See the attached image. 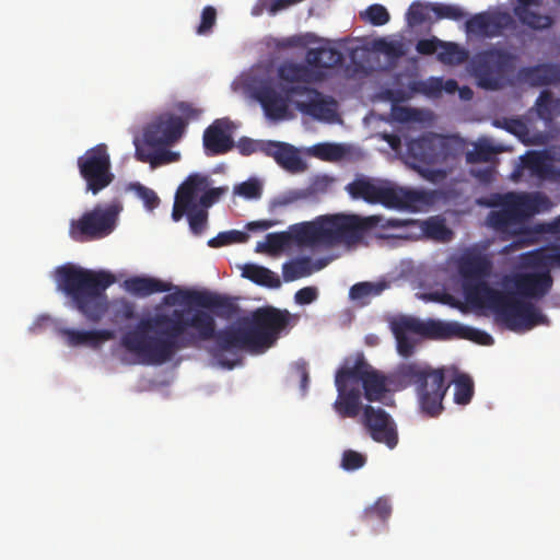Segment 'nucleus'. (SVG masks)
I'll list each match as a JSON object with an SVG mask.
<instances>
[{
	"mask_svg": "<svg viewBox=\"0 0 560 560\" xmlns=\"http://www.w3.org/2000/svg\"><path fill=\"white\" fill-rule=\"evenodd\" d=\"M492 210L487 217V223L494 231L509 235H516L527 219L550 206L549 198L541 192H505L494 195Z\"/></svg>",
	"mask_w": 560,
	"mask_h": 560,
	"instance_id": "423d86ee",
	"label": "nucleus"
},
{
	"mask_svg": "<svg viewBox=\"0 0 560 560\" xmlns=\"http://www.w3.org/2000/svg\"><path fill=\"white\" fill-rule=\"evenodd\" d=\"M380 221V215L360 217L346 213L322 215L312 222L301 224L299 237L313 245L351 247L359 244Z\"/></svg>",
	"mask_w": 560,
	"mask_h": 560,
	"instance_id": "20e7f679",
	"label": "nucleus"
},
{
	"mask_svg": "<svg viewBox=\"0 0 560 560\" xmlns=\"http://www.w3.org/2000/svg\"><path fill=\"white\" fill-rule=\"evenodd\" d=\"M234 194L246 199H258L261 197L262 187L257 179H248L234 187Z\"/></svg>",
	"mask_w": 560,
	"mask_h": 560,
	"instance_id": "09e8293b",
	"label": "nucleus"
},
{
	"mask_svg": "<svg viewBox=\"0 0 560 560\" xmlns=\"http://www.w3.org/2000/svg\"><path fill=\"white\" fill-rule=\"evenodd\" d=\"M366 463V456L353 450H347L342 454L341 467L351 471L362 468Z\"/></svg>",
	"mask_w": 560,
	"mask_h": 560,
	"instance_id": "603ef678",
	"label": "nucleus"
},
{
	"mask_svg": "<svg viewBox=\"0 0 560 560\" xmlns=\"http://www.w3.org/2000/svg\"><path fill=\"white\" fill-rule=\"evenodd\" d=\"M494 153L495 151L491 145L479 144L475 148L474 151L467 153L466 160L468 163L489 162L491 161Z\"/></svg>",
	"mask_w": 560,
	"mask_h": 560,
	"instance_id": "6e6d98bb",
	"label": "nucleus"
},
{
	"mask_svg": "<svg viewBox=\"0 0 560 560\" xmlns=\"http://www.w3.org/2000/svg\"><path fill=\"white\" fill-rule=\"evenodd\" d=\"M183 300L188 305L197 306L196 310H202L213 317L223 319L232 318L238 311V306L232 298L211 291H180ZM188 310H192L189 307Z\"/></svg>",
	"mask_w": 560,
	"mask_h": 560,
	"instance_id": "dca6fc26",
	"label": "nucleus"
},
{
	"mask_svg": "<svg viewBox=\"0 0 560 560\" xmlns=\"http://www.w3.org/2000/svg\"><path fill=\"white\" fill-rule=\"evenodd\" d=\"M537 114L540 119L551 121L560 115V98H553L550 91H542L536 101Z\"/></svg>",
	"mask_w": 560,
	"mask_h": 560,
	"instance_id": "c9c22d12",
	"label": "nucleus"
},
{
	"mask_svg": "<svg viewBox=\"0 0 560 560\" xmlns=\"http://www.w3.org/2000/svg\"><path fill=\"white\" fill-rule=\"evenodd\" d=\"M143 163L149 162L152 167L160 166L163 164H168L172 162H177L180 158L178 152L162 150L160 152H155L154 156H139Z\"/></svg>",
	"mask_w": 560,
	"mask_h": 560,
	"instance_id": "5fc2aeb1",
	"label": "nucleus"
},
{
	"mask_svg": "<svg viewBox=\"0 0 560 560\" xmlns=\"http://www.w3.org/2000/svg\"><path fill=\"white\" fill-rule=\"evenodd\" d=\"M275 160L280 166L290 172L303 170V161L291 144L282 142L278 151H276Z\"/></svg>",
	"mask_w": 560,
	"mask_h": 560,
	"instance_id": "4c0bfd02",
	"label": "nucleus"
},
{
	"mask_svg": "<svg viewBox=\"0 0 560 560\" xmlns=\"http://www.w3.org/2000/svg\"><path fill=\"white\" fill-rule=\"evenodd\" d=\"M410 323H416V319H402L396 323L393 327V331L397 341V351L404 358H409L415 351V342L407 335L408 331H411V329L407 327V325Z\"/></svg>",
	"mask_w": 560,
	"mask_h": 560,
	"instance_id": "f704fd0d",
	"label": "nucleus"
},
{
	"mask_svg": "<svg viewBox=\"0 0 560 560\" xmlns=\"http://www.w3.org/2000/svg\"><path fill=\"white\" fill-rule=\"evenodd\" d=\"M448 371L446 366L407 362L398 365L395 378L405 386H415L420 411L429 418H436L444 410L443 400L451 386L446 378Z\"/></svg>",
	"mask_w": 560,
	"mask_h": 560,
	"instance_id": "39448f33",
	"label": "nucleus"
},
{
	"mask_svg": "<svg viewBox=\"0 0 560 560\" xmlns=\"http://www.w3.org/2000/svg\"><path fill=\"white\" fill-rule=\"evenodd\" d=\"M312 260L307 257L285 262L282 267V275L285 281H294L312 275Z\"/></svg>",
	"mask_w": 560,
	"mask_h": 560,
	"instance_id": "58836bf2",
	"label": "nucleus"
},
{
	"mask_svg": "<svg viewBox=\"0 0 560 560\" xmlns=\"http://www.w3.org/2000/svg\"><path fill=\"white\" fill-rule=\"evenodd\" d=\"M513 57L500 49H488L477 54L470 62L471 73L478 86L498 90L502 86L504 75L511 70Z\"/></svg>",
	"mask_w": 560,
	"mask_h": 560,
	"instance_id": "4468645a",
	"label": "nucleus"
},
{
	"mask_svg": "<svg viewBox=\"0 0 560 560\" xmlns=\"http://www.w3.org/2000/svg\"><path fill=\"white\" fill-rule=\"evenodd\" d=\"M172 284L153 277L136 276L125 281V289L133 295L145 298L154 293L168 292Z\"/></svg>",
	"mask_w": 560,
	"mask_h": 560,
	"instance_id": "a878e982",
	"label": "nucleus"
},
{
	"mask_svg": "<svg viewBox=\"0 0 560 560\" xmlns=\"http://www.w3.org/2000/svg\"><path fill=\"white\" fill-rule=\"evenodd\" d=\"M362 388L369 401H381L387 393L386 377L372 368L364 377Z\"/></svg>",
	"mask_w": 560,
	"mask_h": 560,
	"instance_id": "72a5a7b5",
	"label": "nucleus"
},
{
	"mask_svg": "<svg viewBox=\"0 0 560 560\" xmlns=\"http://www.w3.org/2000/svg\"><path fill=\"white\" fill-rule=\"evenodd\" d=\"M217 22V10L207 5L201 12L200 23L196 28L198 35H208L212 32L213 26Z\"/></svg>",
	"mask_w": 560,
	"mask_h": 560,
	"instance_id": "8fccbe9b",
	"label": "nucleus"
},
{
	"mask_svg": "<svg viewBox=\"0 0 560 560\" xmlns=\"http://www.w3.org/2000/svg\"><path fill=\"white\" fill-rule=\"evenodd\" d=\"M382 49L386 55L396 58L405 55L402 44L398 42L384 43Z\"/></svg>",
	"mask_w": 560,
	"mask_h": 560,
	"instance_id": "774afa93",
	"label": "nucleus"
},
{
	"mask_svg": "<svg viewBox=\"0 0 560 560\" xmlns=\"http://www.w3.org/2000/svg\"><path fill=\"white\" fill-rule=\"evenodd\" d=\"M278 78L281 84L306 86L315 80V73L306 65L285 61L278 68Z\"/></svg>",
	"mask_w": 560,
	"mask_h": 560,
	"instance_id": "393cba45",
	"label": "nucleus"
},
{
	"mask_svg": "<svg viewBox=\"0 0 560 560\" xmlns=\"http://www.w3.org/2000/svg\"><path fill=\"white\" fill-rule=\"evenodd\" d=\"M525 264L536 269H560V245H552L525 255Z\"/></svg>",
	"mask_w": 560,
	"mask_h": 560,
	"instance_id": "bb28decb",
	"label": "nucleus"
},
{
	"mask_svg": "<svg viewBox=\"0 0 560 560\" xmlns=\"http://www.w3.org/2000/svg\"><path fill=\"white\" fill-rule=\"evenodd\" d=\"M77 165L80 176L84 179L86 191L97 195L115 179L112 172L110 155L105 143L88 149L78 158Z\"/></svg>",
	"mask_w": 560,
	"mask_h": 560,
	"instance_id": "f8f14e48",
	"label": "nucleus"
},
{
	"mask_svg": "<svg viewBox=\"0 0 560 560\" xmlns=\"http://www.w3.org/2000/svg\"><path fill=\"white\" fill-rule=\"evenodd\" d=\"M407 327L410 328L412 332L438 340L462 339L464 330V325L457 322H443L438 319H429L427 322L416 319V323H410Z\"/></svg>",
	"mask_w": 560,
	"mask_h": 560,
	"instance_id": "412c9836",
	"label": "nucleus"
},
{
	"mask_svg": "<svg viewBox=\"0 0 560 560\" xmlns=\"http://www.w3.org/2000/svg\"><path fill=\"white\" fill-rule=\"evenodd\" d=\"M115 315L124 320L132 319L136 315L133 304L127 301H121Z\"/></svg>",
	"mask_w": 560,
	"mask_h": 560,
	"instance_id": "69168bd1",
	"label": "nucleus"
},
{
	"mask_svg": "<svg viewBox=\"0 0 560 560\" xmlns=\"http://www.w3.org/2000/svg\"><path fill=\"white\" fill-rule=\"evenodd\" d=\"M139 196L144 202L145 207L150 210L156 208L160 203L158 195L150 188L141 186L139 188Z\"/></svg>",
	"mask_w": 560,
	"mask_h": 560,
	"instance_id": "0e129e2a",
	"label": "nucleus"
},
{
	"mask_svg": "<svg viewBox=\"0 0 560 560\" xmlns=\"http://www.w3.org/2000/svg\"><path fill=\"white\" fill-rule=\"evenodd\" d=\"M516 272L506 278L508 291H499L487 282L466 288V299L472 305L492 311L497 319L512 331L530 330L544 324L546 317L526 299L539 300L551 289L549 270Z\"/></svg>",
	"mask_w": 560,
	"mask_h": 560,
	"instance_id": "f03ea898",
	"label": "nucleus"
},
{
	"mask_svg": "<svg viewBox=\"0 0 560 560\" xmlns=\"http://www.w3.org/2000/svg\"><path fill=\"white\" fill-rule=\"evenodd\" d=\"M312 153L319 160L335 162L345 156L346 150L341 144L318 143L312 148Z\"/></svg>",
	"mask_w": 560,
	"mask_h": 560,
	"instance_id": "37998d69",
	"label": "nucleus"
},
{
	"mask_svg": "<svg viewBox=\"0 0 560 560\" xmlns=\"http://www.w3.org/2000/svg\"><path fill=\"white\" fill-rule=\"evenodd\" d=\"M229 190V187H215L210 188L209 186L202 191L199 197V206L202 209H208L212 207L219 199L224 196Z\"/></svg>",
	"mask_w": 560,
	"mask_h": 560,
	"instance_id": "864d4df0",
	"label": "nucleus"
},
{
	"mask_svg": "<svg viewBox=\"0 0 560 560\" xmlns=\"http://www.w3.org/2000/svg\"><path fill=\"white\" fill-rule=\"evenodd\" d=\"M210 185L209 177L203 174H190L177 188L172 210V219L178 222L187 210L199 208V197Z\"/></svg>",
	"mask_w": 560,
	"mask_h": 560,
	"instance_id": "f3484780",
	"label": "nucleus"
},
{
	"mask_svg": "<svg viewBox=\"0 0 560 560\" xmlns=\"http://www.w3.org/2000/svg\"><path fill=\"white\" fill-rule=\"evenodd\" d=\"M176 109L180 113L183 120L188 124L190 120H197L202 114V109L196 107L189 102H179L176 105Z\"/></svg>",
	"mask_w": 560,
	"mask_h": 560,
	"instance_id": "bf43d9fd",
	"label": "nucleus"
},
{
	"mask_svg": "<svg viewBox=\"0 0 560 560\" xmlns=\"http://www.w3.org/2000/svg\"><path fill=\"white\" fill-rule=\"evenodd\" d=\"M424 233L436 241L447 242L451 240L452 231L446 226L444 220L430 218L423 223Z\"/></svg>",
	"mask_w": 560,
	"mask_h": 560,
	"instance_id": "c03bdc74",
	"label": "nucleus"
},
{
	"mask_svg": "<svg viewBox=\"0 0 560 560\" xmlns=\"http://www.w3.org/2000/svg\"><path fill=\"white\" fill-rule=\"evenodd\" d=\"M187 215L189 229L194 235H201L208 224V211L202 208H195L185 212Z\"/></svg>",
	"mask_w": 560,
	"mask_h": 560,
	"instance_id": "de8ad7c7",
	"label": "nucleus"
},
{
	"mask_svg": "<svg viewBox=\"0 0 560 560\" xmlns=\"http://www.w3.org/2000/svg\"><path fill=\"white\" fill-rule=\"evenodd\" d=\"M462 339L471 340L480 345L489 346L492 345V337L486 331L464 326V330L462 334Z\"/></svg>",
	"mask_w": 560,
	"mask_h": 560,
	"instance_id": "4d7b16f0",
	"label": "nucleus"
},
{
	"mask_svg": "<svg viewBox=\"0 0 560 560\" xmlns=\"http://www.w3.org/2000/svg\"><path fill=\"white\" fill-rule=\"evenodd\" d=\"M363 18L374 26H382L389 21L390 16L382 4H372L366 9Z\"/></svg>",
	"mask_w": 560,
	"mask_h": 560,
	"instance_id": "3c124183",
	"label": "nucleus"
},
{
	"mask_svg": "<svg viewBox=\"0 0 560 560\" xmlns=\"http://www.w3.org/2000/svg\"><path fill=\"white\" fill-rule=\"evenodd\" d=\"M509 21L510 16L508 14L479 13L466 22V30L474 34L497 36L506 26Z\"/></svg>",
	"mask_w": 560,
	"mask_h": 560,
	"instance_id": "5701e85b",
	"label": "nucleus"
},
{
	"mask_svg": "<svg viewBox=\"0 0 560 560\" xmlns=\"http://www.w3.org/2000/svg\"><path fill=\"white\" fill-rule=\"evenodd\" d=\"M533 0H520L522 3L515 9V15L520 22L533 30H546L549 28L553 20L550 15L539 14L533 11L528 5Z\"/></svg>",
	"mask_w": 560,
	"mask_h": 560,
	"instance_id": "7c9ffc66",
	"label": "nucleus"
},
{
	"mask_svg": "<svg viewBox=\"0 0 560 560\" xmlns=\"http://www.w3.org/2000/svg\"><path fill=\"white\" fill-rule=\"evenodd\" d=\"M407 16L410 24H420L425 19L421 5L417 3H412L410 5L407 12Z\"/></svg>",
	"mask_w": 560,
	"mask_h": 560,
	"instance_id": "338daca9",
	"label": "nucleus"
},
{
	"mask_svg": "<svg viewBox=\"0 0 560 560\" xmlns=\"http://www.w3.org/2000/svg\"><path fill=\"white\" fill-rule=\"evenodd\" d=\"M256 353L273 347L280 335L293 325L294 316L288 310L261 306L244 317Z\"/></svg>",
	"mask_w": 560,
	"mask_h": 560,
	"instance_id": "1a4fd4ad",
	"label": "nucleus"
},
{
	"mask_svg": "<svg viewBox=\"0 0 560 560\" xmlns=\"http://www.w3.org/2000/svg\"><path fill=\"white\" fill-rule=\"evenodd\" d=\"M249 238V235L245 232L231 230L226 232H220L215 237L208 241V245L212 248L222 247L234 243H245Z\"/></svg>",
	"mask_w": 560,
	"mask_h": 560,
	"instance_id": "a18cd8bd",
	"label": "nucleus"
},
{
	"mask_svg": "<svg viewBox=\"0 0 560 560\" xmlns=\"http://www.w3.org/2000/svg\"><path fill=\"white\" fill-rule=\"evenodd\" d=\"M259 142L247 137H242L235 147L242 155H250L258 151Z\"/></svg>",
	"mask_w": 560,
	"mask_h": 560,
	"instance_id": "e2e57ef3",
	"label": "nucleus"
},
{
	"mask_svg": "<svg viewBox=\"0 0 560 560\" xmlns=\"http://www.w3.org/2000/svg\"><path fill=\"white\" fill-rule=\"evenodd\" d=\"M66 337L67 343L71 347L88 345L90 347H97L101 342L109 340L114 337L113 331L107 329L102 330H78L65 329L62 331Z\"/></svg>",
	"mask_w": 560,
	"mask_h": 560,
	"instance_id": "cd10ccee",
	"label": "nucleus"
},
{
	"mask_svg": "<svg viewBox=\"0 0 560 560\" xmlns=\"http://www.w3.org/2000/svg\"><path fill=\"white\" fill-rule=\"evenodd\" d=\"M307 93H313L314 98L307 102L298 104V108L305 115H308L317 120H324L328 122L335 121L337 117L336 103L332 98L326 100L320 96L319 92L307 88Z\"/></svg>",
	"mask_w": 560,
	"mask_h": 560,
	"instance_id": "b1692460",
	"label": "nucleus"
},
{
	"mask_svg": "<svg viewBox=\"0 0 560 560\" xmlns=\"http://www.w3.org/2000/svg\"><path fill=\"white\" fill-rule=\"evenodd\" d=\"M524 164L530 173L539 179H552L557 175L552 164V159L546 151H534L528 153Z\"/></svg>",
	"mask_w": 560,
	"mask_h": 560,
	"instance_id": "c85d7f7f",
	"label": "nucleus"
},
{
	"mask_svg": "<svg viewBox=\"0 0 560 560\" xmlns=\"http://www.w3.org/2000/svg\"><path fill=\"white\" fill-rule=\"evenodd\" d=\"M392 514V504L387 498H378L374 504L364 509L361 515V521L370 523L373 520H378L386 523Z\"/></svg>",
	"mask_w": 560,
	"mask_h": 560,
	"instance_id": "ea45409f",
	"label": "nucleus"
},
{
	"mask_svg": "<svg viewBox=\"0 0 560 560\" xmlns=\"http://www.w3.org/2000/svg\"><path fill=\"white\" fill-rule=\"evenodd\" d=\"M372 366L366 362L362 353L358 354L353 364L348 362L341 366L335 376L337 388V399L332 407L340 418L354 419L361 410V388L364 377L369 374Z\"/></svg>",
	"mask_w": 560,
	"mask_h": 560,
	"instance_id": "6e6552de",
	"label": "nucleus"
},
{
	"mask_svg": "<svg viewBox=\"0 0 560 560\" xmlns=\"http://www.w3.org/2000/svg\"><path fill=\"white\" fill-rule=\"evenodd\" d=\"M438 59L446 65H460L467 59V52L455 43H443L440 45Z\"/></svg>",
	"mask_w": 560,
	"mask_h": 560,
	"instance_id": "a19ab883",
	"label": "nucleus"
},
{
	"mask_svg": "<svg viewBox=\"0 0 560 560\" xmlns=\"http://www.w3.org/2000/svg\"><path fill=\"white\" fill-rule=\"evenodd\" d=\"M359 422L376 443L393 450L398 444L397 425L392 416L381 407L361 405Z\"/></svg>",
	"mask_w": 560,
	"mask_h": 560,
	"instance_id": "2eb2a0df",
	"label": "nucleus"
},
{
	"mask_svg": "<svg viewBox=\"0 0 560 560\" xmlns=\"http://www.w3.org/2000/svg\"><path fill=\"white\" fill-rule=\"evenodd\" d=\"M307 86L285 85L273 80L261 81L254 90V96L259 102L266 117L272 121L289 117L291 98L304 95Z\"/></svg>",
	"mask_w": 560,
	"mask_h": 560,
	"instance_id": "ddd939ff",
	"label": "nucleus"
},
{
	"mask_svg": "<svg viewBox=\"0 0 560 560\" xmlns=\"http://www.w3.org/2000/svg\"><path fill=\"white\" fill-rule=\"evenodd\" d=\"M346 189L353 199L381 203L387 208L416 209L424 200L422 191L378 185L369 178L354 179L347 185Z\"/></svg>",
	"mask_w": 560,
	"mask_h": 560,
	"instance_id": "9d476101",
	"label": "nucleus"
},
{
	"mask_svg": "<svg viewBox=\"0 0 560 560\" xmlns=\"http://www.w3.org/2000/svg\"><path fill=\"white\" fill-rule=\"evenodd\" d=\"M434 13L440 19H450L454 21H458L465 16L464 11L454 4H438L434 8Z\"/></svg>",
	"mask_w": 560,
	"mask_h": 560,
	"instance_id": "13d9d810",
	"label": "nucleus"
},
{
	"mask_svg": "<svg viewBox=\"0 0 560 560\" xmlns=\"http://www.w3.org/2000/svg\"><path fill=\"white\" fill-rule=\"evenodd\" d=\"M447 382L454 385V402L456 405L466 406L471 401L475 384L470 375L455 370L453 377Z\"/></svg>",
	"mask_w": 560,
	"mask_h": 560,
	"instance_id": "2f4dec72",
	"label": "nucleus"
},
{
	"mask_svg": "<svg viewBox=\"0 0 560 560\" xmlns=\"http://www.w3.org/2000/svg\"><path fill=\"white\" fill-rule=\"evenodd\" d=\"M243 277L256 284L277 289L281 285L279 277L270 269L255 264H246L243 268Z\"/></svg>",
	"mask_w": 560,
	"mask_h": 560,
	"instance_id": "473e14b6",
	"label": "nucleus"
},
{
	"mask_svg": "<svg viewBox=\"0 0 560 560\" xmlns=\"http://www.w3.org/2000/svg\"><path fill=\"white\" fill-rule=\"evenodd\" d=\"M459 150L460 144L456 138L429 133L408 142L407 158L411 167L423 178L435 180L443 178L445 173L432 166L442 164L450 158H455Z\"/></svg>",
	"mask_w": 560,
	"mask_h": 560,
	"instance_id": "0eeeda50",
	"label": "nucleus"
},
{
	"mask_svg": "<svg viewBox=\"0 0 560 560\" xmlns=\"http://www.w3.org/2000/svg\"><path fill=\"white\" fill-rule=\"evenodd\" d=\"M233 129L234 125L229 118L215 119L208 126L202 136L205 154L218 156L230 152L235 147Z\"/></svg>",
	"mask_w": 560,
	"mask_h": 560,
	"instance_id": "aec40b11",
	"label": "nucleus"
},
{
	"mask_svg": "<svg viewBox=\"0 0 560 560\" xmlns=\"http://www.w3.org/2000/svg\"><path fill=\"white\" fill-rule=\"evenodd\" d=\"M518 77L533 86H545L560 83V66L539 63L520 69Z\"/></svg>",
	"mask_w": 560,
	"mask_h": 560,
	"instance_id": "4be33fe9",
	"label": "nucleus"
},
{
	"mask_svg": "<svg viewBox=\"0 0 560 560\" xmlns=\"http://www.w3.org/2000/svg\"><path fill=\"white\" fill-rule=\"evenodd\" d=\"M290 242V235L285 232L270 233L266 236L265 243L257 244V252H268L271 254L282 250Z\"/></svg>",
	"mask_w": 560,
	"mask_h": 560,
	"instance_id": "49530a36",
	"label": "nucleus"
},
{
	"mask_svg": "<svg viewBox=\"0 0 560 560\" xmlns=\"http://www.w3.org/2000/svg\"><path fill=\"white\" fill-rule=\"evenodd\" d=\"M213 340L221 351L246 350L256 353L244 317L237 326L217 330L214 317L202 310H172L143 318L121 337L122 347L144 364L160 365L180 350L199 348Z\"/></svg>",
	"mask_w": 560,
	"mask_h": 560,
	"instance_id": "f257e3e1",
	"label": "nucleus"
},
{
	"mask_svg": "<svg viewBox=\"0 0 560 560\" xmlns=\"http://www.w3.org/2000/svg\"><path fill=\"white\" fill-rule=\"evenodd\" d=\"M119 207L116 205H96L78 219L69 223V236L78 243L96 241L108 236L116 226Z\"/></svg>",
	"mask_w": 560,
	"mask_h": 560,
	"instance_id": "9b49d317",
	"label": "nucleus"
},
{
	"mask_svg": "<svg viewBox=\"0 0 560 560\" xmlns=\"http://www.w3.org/2000/svg\"><path fill=\"white\" fill-rule=\"evenodd\" d=\"M305 60L311 67L330 69L342 63L343 55L332 47H318L308 49Z\"/></svg>",
	"mask_w": 560,
	"mask_h": 560,
	"instance_id": "c756f323",
	"label": "nucleus"
},
{
	"mask_svg": "<svg viewBox=\"0 0 560 560\" xmlns=\"http://www.w3.org/2000/svg\"><path fill=\"white\" fill-rule=\"evenodd\" d=\"M389 287L387 281L359 282L350 288L349 296L353 301L364 302L365 299L377 296Z\"/></svg>",
	"mask_w": 560,
	"mask_h": 560,
	"instance_id": "e433bc0d",
	"label": "nucleus"
},
{
	"mask_svg": "<svg viewBox=\"0 0 560 560\" xmlns=\"http://www.w3.org/2000/svg\"><path fill=\"white\" fill-rule=\"evenodd\" d=\"M186 129L182 117L172 114L160 116L144 130V141L150 147L173 144L180 139Z\"/></svg>",
	"mask_w": 560,
	"mask_h": 560,
	"instance_id": "6ab92c4d",
	"label": "nucleus"
},
{
	"mask_svg": "<svg viewBox=\"0 0 560 560\" xmlns=\"http://www.w3.org/2000/svg\"><path fill=\"white\" fill-rule=\"evenodd\" d=\"M440 45H442V42L435 37L432 38H423L418 40L416 45V50L420 55H433L435 52H439Z\"/></svg>",
	"mask_w": 560,
	"mask_h": 560,
	"instance_id": "680f3d73",
	"label": "nucleus"
},
{
	"mask_svg": "<svg viewBox=\"0 0 560 560\" xmlns=\"http://www.w3.org/2000/svg\"><path fill=\"white\" fill-rule=\"evenodd\" d=\"M318 298V290L316 287H304L298 290L294 294V301L300 305H307L316 301Z\"/></svg>",
	"mask_w": 560,
	"mask_h": 560,
	"instance_id": "052dcab7",
	"label": "nucleus"
},
{
	"mask_svg": "<svg viewBox=\"0 0 560 560\" xmlns=\"http://www.w3.org/2000/svg\"><path fill=\"white\" fill-rule=\"evenodd\" d=\"M113 273L66 264L55 270L57 290L69 298L88 320L98 323L108 310L106 290L115 282Z\"/></svg>",
	"mask_w": 560,
	"mask_h": 560,
	"instance_id": "7ed1b4c3",
	"label": "nucleus"
},
{
	"mask_svg": "<svg viewBox=\"0 0 560 560\" xmlns=\"http://www.w3.org/2000/svg\"><path fill=\"white\" fill-rule=\"evenodd\" d=\"M492 260L478 247H469L463 252L457 260L459 275L465 280V289L469 285L485 282L492 272Z\"/></svg>",
	"mask_w": 560,
	"mask_h": 560,
	"instance_id": "a211bd4d",
	"label": "nucleus"
},
{
	"mask_svg": "<svg viewBox=\"0 0 560 560\" xmlns=\"http://www.w3.org/2000/svg\"><path fill=\"white\" fill-rule=\"evenodd\" d=\"M303 1L304 0H258L253 8V14L260 15L264 12H268L270 15H276L280 11L287 10Z\"/></svg>",
	"mask_w": 560,
	"mask_h": 560,
	"instance_id": "79ce46f5",
	"label": "nucleus"
}]
</instances>
